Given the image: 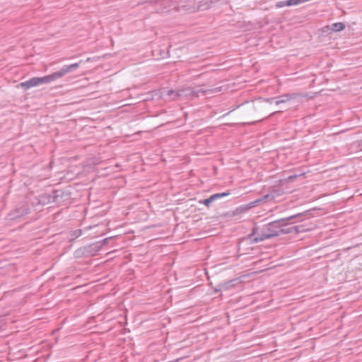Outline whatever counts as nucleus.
<instances>
[{"label": "nucleus", "instance_id": "7", "mask_svg": "<svg viewBox=\"0 0 362 362\" xmlns=\"http://www.w3.org/2000/svg\"><path fill=\"white\" fill-rule=\"evenodd\" d=\"M345 28V24L344 23H334L331 25H326L322 28L323 32L331 30L332 32H339Z\"/></svg>", "mask_w": 362, "mask_h": 362}, {"label": "nucleus", "instance_id": "14", "mask_svg": "<svg viewBox=\"0 0 362 362\" xmlns=\"http://www.w3.org/2000/svg\"><path fill=\"white\" fill-rule=\"evenodd\" d=\"M82 234V230L81 229L75 230L72 232L71 236L74 239L77 238L78 237L81 236Z\"/></svg>", "mask_w": 362, "mask_h": 362}, {"label": "nucleus", "instance_id": "16", "mask_svg": "<svg viewBox=\"0 0 362 362\" xmlns=\"http://www.w3.org/2000/svg\"><path fill=\"white\" fill-rule=\"evenodd\" d=\"M276 100V98H267L266 99V101L269 103H274L275 104V101Z\"/></svg>", "mask_w": 362, "mask_h": 362}, {"label": "nucleus", "instance_id": "8", "mask_svg": "<svg viewBox=\"0 0 362 362\" xmlns=\"http://www.w3.org/2000/svg\"><path fill=\"white\" fill-rule=\"evenodd\" d=\"M237 283H239V281L238 279H231V280H229L227 281L222 282L220 284H218V286L219 287L218 290L219 291L230 290V288L234 287Z\"/></svg>", "mask_w": 362, "mask_h": 362}, {"label": "nucleus", "instance_id": "4", "mask_svg": "<svg viewBox=\"0 0 362 362\" xmlns=\"http://www.w3.org/2000/svg\"><path fill=\"white\" fill-rule=\"evenodd\" d=\"M303 214H298L296 215L290 216L286 218H280L281 221V228H279L280 235L282 234H289V233H300L308 230L307 228H305L303 226H291V223H289L290 221L293 219L298 218L301 216Z\"/></svg>", "mask_w": 362, "mask_h": 362}, {"label": "nucleus", "instance_id": "9", "mask_svg": "<svg viewBox=\"0 0 362 362\" xmlns=\"http://www.w3.org/2000/svg\"><path fill=\"white\" fill-rule=\"evenodd\" d=\"M293 98V97H292V95H288V94L281 95V96L276 98V100L275 101V104L276 105H280L281 103H286L289 101Z\"/></svg>", "mask_w": 362, "mask_h": 362}, {"label": "nucleus", "instance_id": "12", "mask_svg": "<svg viewBox=\"0 0 362 362\" xmlns=\"http://www.w3.org/2000/svg\"><path fill=\"white\" fill-rule=\"evenodd\" d=\"M230 194V192L229 191H227V192H222V193H216V194H212L211 196L213 202L218 199H221L222 197H225L228 195Z\"/></svg>", "mask_w": 362, "mask_h": 362}, {"label": "nucleus", "instance_id": "19", "mask_svg": "<svg viewBox=\"0 0 362 362\" xmlns=\"http://www.w3.org/2000/svg\"><path fill=\"white\" fill-rule=\"evenodd\" d=\"M57 196H58L57 194V195H54V196L53 197V198H54V199H55Z\"/></svg>", "mask_w": 362, "mask_h": 362}, {"label": "nucleus", "instance_id": "13", "mask_svg": "<svg viewBox=\"0 0 362 362\" xmlns=\"http://www.w3.org/2000/svg\"><path fill=\"white\" fill-rule=\"evenodd\" d=\"M213 202V200L211 196L208 199H205L204 200L199 201L200 204H204L206 206L209 207L210 204Z\"/></svg>", "mask_w": 362, "mask_h": 362}, {"label": "nucleus", "instance_id": "5", "mask_svg": "<svg viewBox=\"0 0 362 362\" xmlns=\"http://www.w3.org/2000/svg\"><path fill=\"white\" fill-rule=\"evenodd\" d=\"M205 91L202 88H194L187 87L185 88L178 90V96L180 99L189 98L192 97H198L199 93L204 94Z\"/></svg>", "mask_w": 362, "mask_h": 362}, {"label": "nucleus", "instance_id": "17", "mask_svg": "<svg viewBox=\"0 0 362 362\" xmlns=\"http://www.w3.org/2000/svg\"><path fill=\"white\" fill-rule=\"evenodd\" d=\"M358 146L362 149V139L359 141Z\"/></svg>", "mask_w": 362, "mask_h": 362}, {"label": "nucleus", "instance_id": "10", "mask_svg": "<svg viewBox=\"0 0 362 362\" xmlns=\"http://www.w3.org/2000/svg\"><path fill=\"white\" fill-rule=\"evenodd\" d=\"M269 197V195L267 194L265 196H264L262 200H265L267 199V198ZM262 201V199H258L257 200H255V202H252L250 204V206H245V207H240L239 209H237V211H240V212H245L246 211L247 209H249L250 208L255 206L257 204L259 203L260 202Z\"/></svg>", "mask_w": 362, "mask_h": 362}, {"label": "nucleus", "instance_id": "1", "mask_svg": "<svg viewBox=\"0 0 362 362\" xmlns=\"http://www.w3.org/2000/svg\"><path fill=\"white\" fill-rule=\"evenodd\" d=\"M79 63H74L71 65L64 66L59 71H55L49 75L45 76L43 77H33L28 81L22 82L19 84V86L25 90L35 86H38L41 84H45L51 83L57 79L63 77L66 74L71 72L79 67Z\"/></svg>", "mask_w": 362, "mask_h": 362}, {"label": "nucleus", "instance_id": "3", "mask_svg": "<svg viewBox=\"0 0 362 362\" xmlns=\"http://www.w3.org/2000/svg\"><path fill=\"white\" fill-rule=\"evenodd\" d=\"M146 3L152 6L159 5L160 7L163 6L164 8H165L167 6H174L173 9L177 11L182 10L188 13L197 11V1L195 0H187L183 3L181 0H151ZM155 10L157 12H165L162 8H156Z\"/></svg>", "mask_w": 362, "mask_h": 362}, {"label": "nucleus", "instance_id": "2", "mask_svg": "<svg viewBox=\"0 0 362 362\" xmlns=\"http://www.w3.org/2000/svg\"><path fill=\"white\" fill-rule=\"evenodd\" d=\"M280 219H278L264 225L260 229L258 228L253 229L252 233L249 235L251 243H257L280 235Z\"/></svg>", "mask_w": 362, "mask_h": 362}, {"label": "nucleus", "instance_id": "6", "mask_svg": "<svg viewBox=\"0 0 362 362\" xmlns=\"http://www.w3.org/2000/svg\"><path fill=\"white\" fill-rule=\"evenodd\" d=\"M30 213V208L27 204L16 208L13 211L8 214V218L9 220H14L21 218Z\"/></svg>", "mask_w": 362, "mask_h": 362}, {"label": "nucleus", "instance_id": "15", "mask_svg": "<svg viewBox=\"0 0 362 362\" xmlns=\"http://www.w3.org/2000/svg\"><path fill=\"white\" fill-rule=\"evenodd\" d=\"M286 1H280L276 3L275 6L276 8H282L284 6H287V4H286Z\"/></svg>", "mask_w": 362, "mask_h": 362}, {"label": "nucleus", "instance_id": "11", "mask_svg": "<svg viewBox=\"0 0 362 362\" xmlns=\"http://www.w3.org/2000/svg\"><path fill=\"white\" fill-rule=\"evenodd\" d=\"M178 90H169L167 92V95L169 96L173 100H176L180 99V96H178Z\"/></svg>", "mask_w": 362, "mask_h": 362}, {"label": "nucleus", "instance_id": "18", "mask_svg": "<svg viewBox=\"0 0 362 362\" xmlns=\"http://www.w3.org/2000/svg\"><path fill=\"white\" fill-rule=\"evenodd\" d=\"M296 219H297V218L293 219V220H294V221H293V223H295V222H296V221H296Z\"/></svg>", "mask_w": 362, "mask_h": 362}]
</instances>
